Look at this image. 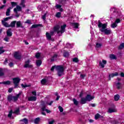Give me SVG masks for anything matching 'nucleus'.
Masks as SVG:
<instances>
[{
    "instance_id": "obj_19",
    "label": "nucleus",
    "mask_w": 124,
    "mask_h": 124,
    "mask_svg": "<svg viewBox=\"0 0 124 124\" xmlns=\"http://www.w3.org/2000/svg\"><path fill=\"white\" fill-rule=\"evenodd\" d=\"M102 47V44L100 43H96V46H95V48L96 49H100Z\"/></svg>"
},
{
    "instance_id": "obj_9",
    "label": "nucleus",
    "mask_w": 124,
    "mask_h": 124,
    "mask_svg": "<svg viewBox=\"0 0 124 124\" xmlns=\"http://www.w3.org/2000/svg\"><path fill=\"white\" fill-rule=\"evenodd\" d=\"M21 10H22V7L19 5L16 6V7L14 9V12L16 14H18V11H21Z\"/></svg>"
},
{
    "instance_id": "obj_20",
    "label": "nucleus",
    "mask_w": 124,
    "mask_h": 124,
    "mask_svg": "<svg viewBox=\"0 0 124 124\" xmlns=\"http://www.w3.org/2000/svg\"><path fill=\"white\" fill-rule=\"evenodd\" d=\"M12 9V7H10L8 9H7V11L6 12V16H10V10Z\"/></svg>"
},
{
    "instance_id": "obj_46",
    "label": "nucleus",
    "mask_w": 124,
    "mask_h": 124,
    "mask_svg": "<svg viewBox=\"0 0 124 124\" xmlns=\"http://www.w3.org/2000/svg\"><path fill=\"white\" fill-rule=\"evenodd\" d=\"M11 4H12V6L13 7H15V6L17 5V3L15 2H11Z\"/></svg>"
},
{
    "instance_id": "obj_33",
    "label": "nucleus",
    "mask_w": 124,
    "mask_h": 124,
    "mask_svg": "<svg viewBox=\"0 0 124 124\" xmlns=\"http://www.w3.org/2000/svg\"><path fill=\"white\" fill-rule=\"evenodd\" d=\"M57 58H58V55L57 54H54L51 59V62H53L54 60H57Z\"/></svg>"
},
{
    "instance_id": "obj_17",
    "label": "nucleus",
    "mask_w": 124,
    "mask_h": 124,
    "mask_svg": "<svg viewBox=\"0 0 124 124\" xmlns=\"http://www.w3.org/2000/svg\"><path fill=\"white\" fill-rule=\"evenodd\" d=\"M87 98L82 97L81 98L80 103L81 104H85L86 102H87Z\"/></svg>"
},
{
    "instance_id": "obj_56",
    "label": "nucleus",
    "mask_w": 124,
    "mask_h": 124,
    "mask_svg": "<svg viewBox=\"0 0 124 124\" xmlns=\"http://www.w3.org/2000/svg\"><path fill=\"white\" fill-rule=\"evenodd\" d=\"M66 46L67 48H71V45L69 43H67Z\"/></svg>"
},
{
    "instance_id": "obj_30",
    "label": "nucleus",
    "mask_w": 124,
    "mask_h": 124,
    "mask_svg": "<svg viewBox=\"0 0 124 124\" xmlns=\"http://www.w3.org/2000/svg\"><path fill=\"white\" fill-rule=\"evenodd\" d=\"M117 26L118 24L115 23V22L111 25V27L112 29H115V28H117Z\"/></svg>"
},
{
    "instance_id": "obj_15",
    "label": "nucleus",
    "mask_w": 124,
    "mask_h": 124,
    "mask_svg": "<svg viewBox=\"0 0 124 124\" xmlns=\"http://www.w3.org/2000/svg\"><path fill=\"white\" fill-rule=\"evenodd\" d=\"M37 98L35 96H31L28 98L29 101H36Z\"/></svg>"
},
{
    "instance_id": "obj_36",
    "label": "nucleus",
    "mask_w": 124,
    "mask_h": 124,
    "mask_svg": "<svg viewBox=\"0 0 124 124\" xmlns=\"http://www.w3.org/2000/svg\"><path fill=\"white\" fill-rule=\"evenodd\" d=\"M63 56L65 58H68L69 56V53L68 52H64L63 53Z\"/></svg>"
},
{
    "instance_id": "obj_1",
    "label": "nucleus",
    "mask_w": 124,
    "mask_h": 124,
    "mask_svg": "<svg viewBox=\"0 0 124 124\" xmlns=\"http://www.w3.org/2000/svg\"><path fill=\"white\" fill-rule=\"evenodd\" d=\"M98 27L100 28V31L101 32H104V33L107 35L111 34V30L106 29V28H107V23L103 24L99 20Z\"/></svg>"
},
{
    "instance_id": "obj_13",
    "label": "nucleus",
    "mask_w": 124,
    "mask_h": 124,
    "mask_svg": "<svg viewBox=\"0 0 124 124\" xmlns=\"http://www.w3.org/2000/svg\"><path fill=\"white\" fill-rule=\"evenodd\" d=\"M86 100H87V101H91V100H93V98H94V96H91L90 94H88L86 97Z\"/></svg>"
},
{
    "instance_id": "obj_39",
    "label": "nucleus",
    "mask_w": 124,
    "mask_h": 124,
    "mask_svg": "<svg viewBox=\"0 0 124 124\" xmlns=\"http://www.w3.org/2000/svg\"><path fill=\"white\" fill-rule=\"evenodd\" d=\"M20 111V109L19 108H16L15 110L14 111V114H16L18 115L19 114V111Z\"/></svg>"
},
{
    "instance_id": "obj_21",
    "label": "nucleus",
    "mask_w": 124,
    "mask_h": 124,
    "mask_svg": "<svg viewBox=\"0 0 124 124\" xmlns=\"http://www.w3.org/2000/svg\"><path fill=\"white\" fill-rule=\"evenodd\" d=\"M16 28H23L22 22L21 21L16 22Z\"/></svg>"
},
{
    "instance_id": "obj_49",
    "label": "nucleus",
    "mask_w": 124,
    "mask_h": 124,
    "mask_svg": "<svg viewBox=\"0 0 124 124\" xmlns=\"http://www.w3.org/2000/svg\"><path fill=\"white\" fill-rule=\"evenodd\" d=\"M0 76H3V70L2 68H0Z\"/></svg>"
},
{
    "instance_id": "obj_45",
    "label": "nucleus",
    "mask_w": 124,
    "mask_h": 124,
    "mask_svg": "<svg viewBox=\"0 0 124 124\" xmlns=\"http://www.w3.org/2000/svg\"><path fill=\"white\" fill-rule=\"evenodd\" d=\"M46 82H47L46 79L44 78L41 80V83L42 84V85H44L45 84H46Z\"/></svg>"
},
{
    "instance_id": "obj_62",
    "label": "nucleus",
    "mask_w": 124,
    "mask_h": 124,
    "mask_svg": "<svg viewBox=\"0 0 124 124\" xmlns=\"http://www.w3.org/2000/svg\"><path fill=\"white\" fill-rule=\"evenodd\" d=\"M8 60H7V59H5V61L4 62V64L6 65L7 63H8Z\"/></svg>"
},
{
    "instance_id": "obj_7",
    "label": "nucleus",
    "mask_w": 124,
    "mask_h": 124,
    "mask_svg": "<svg viewBox=\"0 0 124 124\" xmlns=\"http://www.w3.org/2000/svg\"><path fill=\"white\" fill-rule=\"evenodd\" d=\"M42 108L41 110L42 111H46V113H51V111L50 110H48V109L46 108V105L45 104H42Z\"/></svg>"
},
{
    "instance_id": "obj_34",
    "label": "nucleus",
    "mask_w": 124,
    "mask_h": 124,
    "mask_svg": "<svg viewBox=\"0 0 124 124\" xmlns=\"http://www.w3.org/2000/svg\"><path fill=\"white\" fill-rule=\"evenodd\" d=\"M100 118H102V116H101L99 114L97 113L95 115V119L97 120L98 119H99Z\"/></svg>"
},
{
    "instance_id": "obj_47",
    "label": "nucleus",
    "mask_w": 124,
    "mask_h": 124,
    "mask_svg": "<svg viewBox=\"0 0 124 124\" xmlns=\"http://www.w3.org/2000/svg\"><path fill=\"white\" fill-rule=\"evenodd\" d=\"M60 111L62 113V112H63V108H62V106H59L58 107Z\"/></svg>"
},
{
    "instance_id": "obj_2",
    "label": "nucleus",
    "mask_w": 124,
    "mask_h": 124,
    "mask_svg": "<svg viewBox=\"0 0 124 124\" xmlns=\"http://www.w3.org/2000/svg\"><path fill=\"white\" fill-rule=\"evenodd\" d=\"M65 28H66V24H63V25L57 24L54 27V31H57L58 34H60V33L62 34L65 31Z\"/></svg>"
},
{
    "instance_id": "obj_44",
    "label": "nucleus",
    "mask_w": 124,
    "mask_h": 124,
    "mask_svg": "<svg viewBox=\"0 0 124 124\" xmlns=\"http://www.w3.org/2000/svg\"><path fill=\"white\" fill-rule=\"evenodd\" d=\"M4 40L6 41V42H8L9 41V37H8V36L5 37Z\"/></svg>"
},
{
    "instance_id": "obj_54",
    "label": "nucleus",
    "mask_w": 124,
    "mask_h": 124,
    "mask_svg": "<svg viewBox=\"0 0 124 124\" xmlns=\"http://www.w3.org/2000/svg\"><path fill=\"white\" fill-rule=\"evenodd\" d=\"M40 57V53H37L36 54L35 57L37 59H38Z\"/></svg>"
},
{
    "instance_id": "obj_64",
    "label": "nucleus",
    "mask_w": 124,
    "mask_h": 124,
    "mask_svg": "<svg viewBox=\"0 0 124 124\" xmlns=\"http://www.w3.org/2000/svg\"><path fill=\"white\" fill-rule=\"evenodd\" d=\"M12 91H13V89L10 88L9 89L8 92L9 93H12Z\"/></svg>"
},
{
    "instance_id": "obj_10",
    "label": "nucleus",
    "mask_w": 124,
    "mask_h": 124,
    "mask_svg": "<svg viewBox=\"0 0 124 124\" xmlns=\"http://www.w3.org/2000/svg\"><path fill=\"white\" fill-rule=\"evenodd\" d=\"M22 93H19L16 96H13V101H17Z\"/></svg>"
},
{
    "instance_id": "obj_42",
    "label": "nucleus",
    "mask_w": 124,
    "mask_h": 124,
    "mask_svg": "<svg viewBox=\"0 0 124 124\" xmlns=\"http://www.w3.org/2000/svg\"><path fill=\"white\" fill-rule=\"evenodd\" d=\"M111 124H119V123H122V122L120 121V120L119 121V122L116 121V120H114L113 122L111 121Z\"/></svg>"
},
{
    "instance_id": "obj_61",
    "label": "nucleus",
    "mask_w": 124,
    "mask_h": 124,
    "mask_svg": "<svg viewBox=\"0 0 124 124\" xmlns=\"http://www.w3.org/2000/svg\"><path fill=\"white\" fill-rule=\"evenodd\" d=\"M42 19H43L44 20H46V14L42 16Z\"/></svg>"
},
{
    "instance_id": "obj_23",
    "label": "nucleus",
    "mask_w": 124,
    "mask_h": 124,
    "mask_svg": "<svg viewBox=\"0 0 124 124\" xmlns=\"http://www.w3.org/2000/svg\"><path fill=\"white\" fill-rule=\"evenodd\" d=\"M20 122H22V123H24L25 124H28L29 123V120H28L27 118H24L22 120H21Z\"/></svg>"
},
{
    "instance_id": "obj_41",
    "label": "nucleus",
    "mask_w": 124,
    "mask_h": 124,
    "mask_svg": "<svg viewBox=\"0 0 124 124\" xmlns=\"http://www.w3.org/2000/svg\"><path fill=\"white\" fill-rule=\"evenodd\" d=\"M53 102H54V101H51L50 103L46 102V103H43V104H45L46 106V104H47V105H49L50 106H51V105H52V104H53Z\"/></svg>"
},
{
    "instance_id": "obj_4",
    "label": "nucleus",
    "mask_w": 124,
    "mask_h": 124,
    "mask_svg": "<svg viewBox=\"0 0 124 124\" xmlns=\"http://www.w3.org/2000/svg\"><path fill=\"white\" fill-rule=\"evenodd\" d=\"M13 80L14 84L15 85V88H17L19 86V83H20L21 79L19 78H13Z\"/></svg>"
},
{
    "instance_id": "obj_24",
    "label": "nucleus",
    "mask_w": 124,
    "mask_h": 124,
    "mask_svg": "<svg viewBox=\"0 0 124 124\" xmlns=\"http://www.w3.org/2000/svg\"><path fill=\"white\" fill-rule=\"evenodd\" d=\"M37 66H40L42 63V61L41 60H37L36 62Z\"/></svg>"
},
{
    "instance_id": "obj_32",
    "label": "nucleus",
    "mask_w": 124,
    "mask_h": 124,
    "mask_svg": "<svg viewBox=\"0 0 124 124\" xmlns=\"http://www.w3.org/2000/svg\"><path fill=\"white\" fill-rule=\"evenodd\" d=\"M2 83L3 84V85H10V84H11V82L9 80H7L6 81L2 82Z\"/></svg>"
},
{
    "instance_id": "obj_51",
    "label": "nucleus",
    "mask_w": 124,
    "mask_h": 124,
    "mask_svg": "<svg viewBox=\"0 0 124 124\" xmlns=\"http://www.w3.org/2000/svg\"><path fill=\"white\" fill-rule=\"evenodd\" d=\"M61 15L62 13H61V12H58L56 14V17H57L58 18H60Z\"/></svg>"
},
{
    "instance_id": "obj_37",
    "label": "nucleus",
    "mask_w": 124,
    "mask_h": 124,
    "mask_svg": "<svg viewBox=\"0 0 124 124\" xmlns=\"http://www.w3.org/2000/svg\"><path fill=\"white\" fill-rule=\"evenodd\" d=\"M12 113H13V111L12 110H11L9 111V114L8 115V118H10V119H11V117L12 116Z\"/></svg>"
},
{
    "instance_id": "obj_63",
    "label": "nucleus",
    "mask_w": 124,
    "mask_h": 124,
    "mask_svg": "<svg viewBox=\"0 0 124 124\" xmlns=\"http://www.w3.org/2000/svg\"><path fill=\"white\" fill-rule=\"evenodd\" d=\"M56 7L57 8H61L62 7V6L61 5L57 4L56 5Z\"/></svg>"
},
{
    "instance_id": "obj_28",
    "label": "nucleus",
    "mask_w": 124,
    "mask_h": 124,
    "mask_svg": "<svg viewBox=\"0 0 124 124\" xmlns=\"http://www.w3.org/2000/svg\"><path fill=\"white\" fill-rule=\"evenodd\" d=\"M40 26H41V25H40V24H33L32 25L31 28L32 29H35L36 28H38V27H40Z\"/></svg>"
},
{
    "instance_id": "obj_59",
    "label": "nucleus",
    "mask_w": 124,
    "mask_h": 124,
    "mask_svg": "<svg viewBox=\"0 0 124 124\" xmlns=\"http://www.w3.org/2000/svg\"><path fill=\"white\" fill-rule=\"evenodd\" d=\"M56 66H53L51 67V69H50L51 71H54V69H55V68H56Z\"/></svg>"
},
{
    "instance_id": "obj_26",
    "label": "nucleus",
    "mask_w": 124,
    "mask_h": 124,
    "mask_svg": "<svg viewBox=\"0 0 124 124\" xmlns=\"http://www.w3.org/2000/svg\"><path fill=\"white\" fill-rule=\"evenodd\" d=\"M8 101H13V96L12 95H9L7 97Z\"/></svg>"
},
{
    "instance_id": "obj_27",
    "label": "nucleus",
    "mask_w": 124,
    "mask_h": 124,
    "mask_svg": "<svg viewBox=\"0 0 124 124\" xmlns=\"http://www.w3.org/2000/svg\"><path fill=\"white\" fill-rule=\"evenodd\" d=\"M15 25H16V21H14L11 23L10 27H11V28H14V27H15Z\"/></svg>"
},
{
    "instance_id": "obj_48",
    "label": "nucleus",
    "mask_w": 124,
    "mask_h": 124,
    "mask_svg": "<svg viewBox=\"0 0 124 124\" xmlns=\"http://www.w3.org/2000/svg\"><path fill=\"white\" fill-rule=\"evenodd\" d=\"M73 62H79V60H78V58H75L73 59Z\"/></svg>"
},
{
    "instance_id": "obj_40",
    "label": "nucleus",
    "mask_w": 124,
    "mask_h": 124,
    "mask_svg": "<svg viewBox=\"0 0 124 124\" xmlns=\"http://www.w3.org/2000/svg\"><path fill=\"white\" fill-rule=\"evenodd\" d=\"M109 58L111 59V60H115L116 56H115L114 54H111L110 55Z\"/></svg>"
},
{
    "instance_id": "obj_43",
    "label": "nucleus",
    "mask_w": 124,
    "mask_h": 124,
    "mask_svg": "<svg viewBox=\"0 0 124 124\" xmlns=\"http://www.w3.org/2000/svg\"><path fill=\"white\" fill-rule=\"evenodd\" d=\"M39 121H40V119L39 118H37L34 120L35 124H38L39 123Z\"/></svg>"
},
{
    "instance_id": "obj_8",
    "label": "nucleus",
    "mask_w": 124,
    "mask_h": 124,
    "mask_svg": "<svg viewBox=\"0 0 124 124\" xmlns=\"http://www.w3.org/2000/svg\"><path fill=\"white\" fill-rule=\"evenodd\" d=\"M107 63V61L106 60H103L102 61H100L99 62V64L100 66H101L102 68H104V66H105V64Z\"/></svg>"
},
{
    "instance_id": "obj_18",
    "label": "nucleus",
    "mask_w": 124,
    "mask_h": 124,
    "mask_svg": "<svg viewBox=\"0 0 124 124\" xmlns=\"http://www.w3.org/2000/svg\"><path fill=\"white\" fill-rule=\"evenodd\" d=\"M3 26L5 27V28H9L10 27V25L8 23L4 21H1Z\"/></svg>"
},
{
    "instance_id": "obj_60",
    "label": "nucleus",
    "mask_w": 124,
    "mask_h": 124,
    "mask_svg": "<svg viewBox=\"0 0 124 124\" xmlns=\"http://www.w3.org/2000/svg\"><path fill=\"white\" fill-rule=\"evenodd\" d=\"M85 77H86V75H83V74H81V75H80V78H81L82 79H84Z\"/></svg>"
},
{
    "instance_id": "obj_5",
    "label": "nucleus",
    "mask_w": 124,
    "mask_h": 124,
    "mask_svg": "<svg viewBox=\"0 0 124 124\" xmlns=\"http://www.w3.org/2000/svg\"><path fill=\"white\" fill-rule=\"evenodd\" d=\"M123 18V15L122 14H118V16L116 17V19L115 21V23L117 25L121 23V21H122V18Z\"/></svg>"
},
{
    "instance_id": "obj_12",
    "label": "nucleus",
    "mask_w": 124,
    "mask_h": 124,
    "mask_svg": "<svg viewBox=\"0 0 124 124\" xmlns=\"http://www.w3.org/2000/svg\"><path fill=\"white\" fill-rule=\"evenodd\" d=\"M119 75V74L117 72H115V73H112L111 74H109L108 75V80H111V78H113V77H115V76H118Z\"/></svg>"
},
{
    "instance_id": "obj_57",
    "label": "nucleus",
    "mask_w": 124,
    "mask_h": 124,
    "mask_svg": "<svg viewBox=\"0 0 124 124\" xmlns=\"http://www.w3.org/2000/svg\"><path fill=\"white\" fill-rule=\"evenodd\" d=\"M25 24H31V20H27L26 21H25Z\"/></svg>"
},
{
    "instance_id": "obj_16",
    "label": "nucleus",
    "mask_w": 124,
    "mask_h": 124,
    "mask_svg": "<svg viewBox=\"0 0 124 124\" xmlns=\"http://www.w3.org/2000/svg\"><path fill=\"white\" fill-rule=\"evenodd\" d=\"M7 36H9V37L12 36V30L11 29H9L6 32Z\"/></svg>"
},
{
    "instance_id": "obj_14",
    "label": "nucleus",
    "mask_w": 124,
    "mask_h": 124,
    "mask_svg": "<svg viewBox=\"0 0 124 124\" xmlns=\"http://www.w3.org/2000/svg\"><path fill=\"white\" fill-rule=\"evenodd\" d=\"M108 113H114V112H117V108L115 107L113 108H108Z\"/></svg>"
},
{
    "instance_id": "obj_35",
    "label": "nucleus",
    "mask_w": 124,
    "mask_h": 124,
    "mask_svg": "<svg viewBox=\"0 0 124 124\" xmlns=\"http://www.w3.org/2000/svg\"><path fill=\"white\" fill-rule=\"evenodd\" d=\"M25 2H26L25 1H21L20 5H21V6H22V7H23V8L26 7V5H25Z\"/></svg>"
},
{
    "instance_id": "obj_3",
    "label": "nucleus",
    "mask_w": 124,
    "mask_h": 124,
    "mask_svg": "<svg viewBox=\"0 0 124 124\" xmlns=\"http://www.w3.org/2000/svg\"><path fill=\"white\" fill-rule=\"evenodd\" d=\"M56 69L59 76H62V75H63V72L64 71V68H63V66H57L56 67Z\"/></svg>"
},
{
    "instance_id": "obj_38",
    "label": "nucleus",
    "mask_w": 124,
    "mask_h": 124,
    "mask_svg": "<svg viewBox=\"0 0 124 124\" xmlns=\"http://www.w3.org/2000/svg\"><path fill=\"white\" fill-rule=\"evenodd\" d=\"M73 101L75 105H77V106L78 105L79 102H78V101H77V100H76V99H73Z\"/></svg>"
},
{
    "instance_id": "obj_6",
    "label": "nucleus",
    "mask_w": 124,
    "mask_h": 124,
    "mask_svg": "<svg viewBox=\"0 0 124 124\" xmlns=\"http://www.w3.org/2000/svg\"><path fill=\"white\" fill-rule=\"evenodd\" d=\"M14 57L16 60H21L22 58V54L20 52H16L14 53Z\"/></svg>"
},
{
    "instance_id": "obj_25",
    "label": "nucleus",
    "mask_w": 124,
    "mask_h": 124,
    "mask_svg": "<svg viewBox=\"0 0 124 124\" xmlns=\"http://www.w3.org/2000/svg\"><path fill=\"white\" fill-rule=\"evenodd\" d=\"M72 26L74 27L75 29H78V27H79V23H72Z\"/></svg>"
},
{
    "instance_id": "obj_52",
    "label": "nucleus",
    "mask_w": 124,
    "mask_h": 124,
    "mask_svg": "<svg viewBox=\"0 0 124 124\" xmlns=\"http://www.w3.org/2000/svg\"><path fill=\"white\" fill-rule=\"evenodd\" d=\"M21 87L22 88H28V87H30V85H28L27 84L24 85V84H21Z\"/></svg>"
},
{
    "instance_id": "obj_31",
    "label": "nucleus",
    "mask_w": 124,
    "mask_h": 124,
    "mask_svg": "<svg viewBox=\"0 0 124 124\" xmlns=\"http://www.w3.org/2000/svg\"><path fill=\"white\" fill-rule=\"evenodd\" d=\"M119 99H120V95H119V94L115 95L114 96V100H115V101H118Z\"/></svg>"
},
{
    "instance_id": "obj_11",
    "label": "nucleus",
    "mask_w": 124,
    "mask_h": 124,
    "mask_svg": "<svg viewBox=\"0 0 124 124\" xmlns=\"http://www.w3.org/2000/svg\"><path fill=\"white\" fill-rule=\"evenodd\" d=\"M30 62H31V61L30 60H28L27 61L25 62V64H24V67L25 68L32 67V65H30Z\"/></svg>"
},
{
    "instance_id": "obj_29",
    "label": "nucleus",
    "mask_w": 124,
    "mask_h": 124,
    "mask_svg": "<svg viewBox=\"0 0 124 124\" xmlns=\"http://www.w3.org/2000/svg\"><path fill=\"white\" fill-rule=\"evenodd\" d=\"M124 43H122L120 44L119 46L118 47L119 50H122V49H124Z\"/></svg>"
},
{
    "instance_id": "obj_58",
    "label": "nucleus",
    "mask_w": 124,
    "mask_h": 124,
    "mask_svg": "<svg viewBox=\"0 0 124 124\" xmlns=\"http://www.w3.org/2000/svg\"><path fill=\"white\" fill-rule=\"evenodd\" d=\"M9 65L10 67H13L14 64L12 62H10L9 63Z\"/></svg>"
},
{
    "instance_id": "obj_50",
    "label": "nucleus",
    "mask_w": 124,
    "mask_h": 124,
    "mask_svg": "<svg viewBox=\"0 0 124 124\" xmlns=\"http://www.w3.org/2000/svg\"><path fill=\"white\" fill-rule=\"evenodd\" d=\"M117 89H121V83L118 82L116 84Z\"/></svg>"
},
{
    "instance_id": "obj_22",
    "label": "nucleus",
    "mask_w": 124,
    "mask_h": 124,
    "mask_svg": "<svg viewBox=\"0 0 124 124\" xmlns=\"http://www.w3.org/2000/svg\"><path fill=\"white\" fill-rule=\"evenodd\" d=\"M46 36L47 39H48V40H51V39L52 38V35L50 34V33L46 32Z\"/></svg>"
},
{
    "instance_id": "obj_55",
    "label": "nucleus",
    "mask_w": 124,
    "mask_h": 124,
    "mask_svg": "<svg viewBox=\"0 0 124 124\" xmlns=\"http://www.w3.org/2000/svg\"><path fill=\"white\" fill-rule=\"evenodd\" d=\"M4 50L2 49V47H0V54H2V53H4Z\"/></svg>"
},
{
    "instance_id": "obj_53",
    "label": "nucleus",
    "mask_w": 124,
    "mask_h": 124,
    "mask_svg": "<svg viewBox=\"0 0 124 124\" xmlns=\"http://www.w3.org/2000/svg\"><path fill=\"white\" fill-rule=\"evenodd\" d=\"M55 123V120L54 119H51L50 121L48 122V124H53Z\"/></svg>"
}]
</instances>
